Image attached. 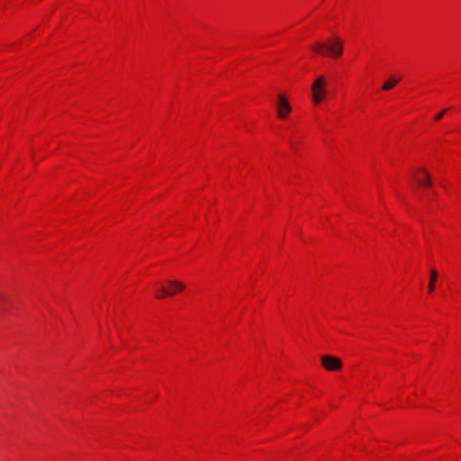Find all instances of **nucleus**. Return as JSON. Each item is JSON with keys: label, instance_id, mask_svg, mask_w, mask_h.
<instances>
[{"label": "nucleus", "instance_id": "1", "mask_svg": "<svg viewBox=\"0 0 461 461\" xmlns=\"http://www.w3.org/2000/svg\"><path fill=\"white\" fill-rule=\"evenodd\" d=\"M312 50L317 53L327 54L334 58H338L341 56L343 47L342 42L339 39L335 38L333 43L325 44L317 42L314 46L312 47Z\"/></svg>", "mask_w": 461, "mask_h": 461}, {"label": "nucleus", "instance_id": "2", "mask_svg": "<svg viewBox=\"0 0 461 461\" xmlns=\"http://www.w3.org/2000/svg\"><path fill=\"white\" fill-rule=\"evenodd\" d=\"M312 101L315 104H320L323 101L326 96V78L323 76H320L313 82L312 86Z\"/></svg>", "mask_w": 461, "mask_h": 461}, {"label": "nucleus", "instance_id": "3", "mask_svg": "<svg viewBox=\"0 0 461 461\" xmlns=\"http://www.w3.org/2000/svg\"><path fill=\"white\" fill-rule=\"evenodd\" d=\"M322 366L328 371H338L342 367L341 360L332 355H324L321 357Z\"/></svg>", "mask_w": 461, "mask_h": 461}, {"label": "nucleus", "instance_id": "4", "mask_svg": "<svg viewBox=\"0 0 461 461\" xmlns=\"http://www.w3.org/2000/svg\"><path fill=\"white\" fill-rule=\"evenodd\" d=\"M292 107L289 104L287 99L283 95H279L276 107L277 116L280 119H285L290 113Z\"/></svg>", "mask_w": 461, "mask_h": 461}, {"label": "nucleus", "instance_id": "5", "mask_svg": "<svg viewBox=\"0 0 461 461\" xmlns=\"http://www.w3.org/2000/svg\"><path fill=\"white\" fill-rule=\"evenodd\" d=\"M175 294L174 291H169L164 285H160L155 296L158 299L165 298L167 296H172Z\"/></svg>", "mask_w": 461, "mask_h": 461}, {"label": "nucleus", "instance_id": "6", "mask_svg": "<svg viewBox=\"0 0 461 461\" xmlns=\"http://www.w3.org/2000/svg\"><path fill=\"white\" fill-rule=\"evenodd\" d=\"M167 284L169 285L170 286V289H168L169 291H174L175 294L177 292V291H183L185 289V285L179 281H176V280H168L167 281Z\"/></svg>", "mask_w": 461, "mask_h": 461}, {"label": "nucleus", "instance_id": "7", "mask_svg": "<svg viewBox=\"0 0 461 461\" xmlns=\"http://www.w3.org/2000/svg\"><path fill=\"white\" fill-rule=\"evenodd\" d=\"M400 81V78H397L395 77H391L382 86V89L384 91H388L392 89L398 82Z\"/></svg>", "mask_w": 461, "mask_h": 461}, {"label": "nucleus", "instance_id": "8", "mask_svg": "<svg viewBox=\"0 0 461 461\" xmlns=\"http://www.w3.org/2000/svg\"><path fill=\"white\" fill-rule=\"evenodd\" d=\"M437 276H438L437 271L435 269H432L430 271V278H429V283L428 285L429 293H432L434 291Z\"/></svg>", "mask_w": 461, "mask_h": 461}, {"label": "nucleus", "instance_id": "9", "mask_svg": "<svg viewBox=\"0 0 461 461\" xmlns=\"http://www.w3.org/2000/svg\"><path fill=\"white\" fill-rule=\"evenodd\" d=\"M422 172L424 174L425 179L421 180V179L418 178L417 179L418 184L420 186H430L431 185V180H430L429 174L426 170H424V169H422Z\"/></svg>", "mask_w": 461, "mask_h": 461}, {"label": "nucleus", "instance_id": "10", "mask_svg": "<svg viewBox=\"0 0 461 461\" xmlns=\"http://www.w3.org/2000/svg\"><path fill=\"white\" fill-rule=\"evenodd\" d=\"M446 113V110H443L442 112H440L439 113H438L436 116H435V121H439L445 114Z\"/></svg>", "mask_w": 461, "mask_h": 461}, {"label": "nucleus", "instance_id": "11", "mask_svg": "<svg viewBox=\"0 0 461 461\" xmlns=\"http://www.w3.org/2000/svg\"><path fill=\"white\" fill-rule=\"evenodd\" d=\"M0 299L3 300V301H5L6 300V296L4 295V294H1L0 295Z\"/></svg>", "mask_w": 461, "mask_h": 461}]
</instances>
